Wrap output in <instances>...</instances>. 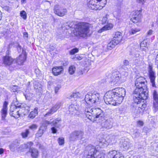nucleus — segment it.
<instances>
[{"label":"nucleus","mask_w":158,"mask_h":158,"mask_svg":"<svg viewBox=\"0 0 158 158\" xmlns=\"http://www.w3.org/2000/svg\"><path fill=\"white\" fill-rule=\"evenodd\" d=\"M76 70V68L74 65L70 66L69 69V72L70 74L72 75L74 74Z\"/></svg>","instance_id":"36"},{"label":"nucleus","mask_w":158,"mask_h":158,"mask_svg":"<svg viewBox=\"0 0 158 158\" xmlns=\"http://www.w3.org/2000/svg\"><path fill=\"white\" fill-rule=\"evenodd\" d=\"M84 158H95L94 155L84 152Z\"/></svg>","instance_id":"39"},{"label":"nucleus","mask_w":158,"mask_h":158,"mask_svg":"<svg viewBox=\"0 0 158 158\" xmlns=\"http://www.w3.org/2000/svg\"><path fill=\"white\" fill-rule=\"evenodd\" d=\"M43 133V130H40L38 131V133H37V135H39L38 136L39 137H41Z\"/></svg>","instance_id":"55"},{"label":"nucleus","mask_w":158,"mask_h":158,"mask_svg":"<svg viewBox=\"0 0 158 158\" xmlns=\"http://www.w3.org/2000/svg\"><path fill=\"white\" fill-rule=\"evenodd\" d=\"M54 12L58 16L62 17L66 15L67 10L65 8L60 7L59 5H56L54 7Z\"/></svg>","instance_id":"10"},{"label":"nucleus","mask_w":158,"mask_h":158,"mask_svg":"<svg viewBox=\"0 0 158 158\" xmlns=\"http://www.w3.org/2000/svg\"><path fill=\"white\" fill-rule=\"evenodd\" d=\"M140 29L139 28H132L129 31L130 34H134L136 32L140 31Z\"/></svg>","instance_id":"38"},{"label":"nucleus","mask_w":158,"mask_h":158,"mask_svg":"<svg viewBox=\"0 0 158 158\" xmlns=\"http://www.w3.org/2000/svg\"><path fill=\"white\" fill-rule=\"evenodd\" d=\"M138 89H135L133 94V106L134 107L136 106L138 107L139 110L140 109L143 111L145 108L146 107V105L145 104L144 100L147 98H144L142 97V94L144 93V92H138Z\"/></svg>","instance_id":"3"},{"label":"nucleus","mask_w":158,"mask_h":158,"mask_svg":"<svg viewBox=\"0 0 158 158\" xmlns=\"http://www.w3.org/2000/svg\"><path fill=\"white\" fill-rule=\"evenodd\" d=\"M21 16L24 19H26L27 18V14L25 11H21L20 13Z\"/></svg>","instance_id":"44"},{"label":"nucleus","mask_w":158,"mask_h":158,"mask_svg":"<svg viewBox=\"0 0 158 158\" xmlns=\"http://www.w3.org/2000/svg\"><path fill=\"white\" fill-rule=\"evenodd\" d=\"M113 27V24L110 23H108L107 25L102 27L100 30H98V32L101 33L104 31L109 30L111 29Z\"/></svg>","instance_id":"26"},{"label":"nucleus","mask_w":158,"mask_h":158,"mask_svg":"<svg viewBox=\"0 0 158 158\" xmlns=\"http://www.w3.org/2000/svg\"><path fill=\"white\" fill-rule=\"evenodd\" d=\"M80 94L79 92H77L75 93H73L71 95V97H73L74 98H77L80 97Z\"/></svg>","instance_id":"42"},{"label":"nucleus","mask_w":158,"mask_h":158,"mask_svg":"<svg viewBox=\"0 0 158 158\" xmlns=\"http://www.w3.org/2000/svg\"><path fill=\"white\" fill-rule=\"evenodd\" d=\"M109 15L106 14L105 16L103 17L102 20V23L103 24H105L107 21V18Z\"/></svg>","instance_id":"47"},{"label":"nucleus","mask_w":158,"mask_h":158,"mask_svg":"<svg viewBox=\"0 0 158 158\" xmlns=\"http://www.w3.org/2000/svg\"><path fill=\"white\" fill-rule=\"evenodd\" d=\"M79 51L78 49L77 48H74L69 52V53L71 55H73L75 53Z\"/></svg>","instance_id":"45"},{"label":"nucleus","mask_w":158,"mask_h":158,"mask_svg":"<svg viewBox=\"0 0 158 158\" xmlns=\"http://www.w3.org/2000/svg\"><path fill=\"white\" fill-rule=\"evenodd\" d=\"M121 78V74L118 73H113L111 77V81L116 83Z\"/></svg>","instance_id":"20"},{"label":"nucleus","mask_w":158,"mask_h":158,"mask_svg":"<svg viewBox=\"0 0 158 158\" xmlns=\"http://www.w3.org/2000/svg\"><path fill=\"white\" fill-rule=\"evenodd\" d=\"M153 107L155 111L158 110V94L155 90H154L153 93Z\"/></svg>","instance_id":"15"},{"label":"nucleus","mask_w":158,"mask_h":158,"mask_svg":"<svg viewBox=\"0 0 158 158\" xmlns=\"http://www.w3.org/2000/svg\"><path fill=\"white\" fill-rule=\"evenodd\" d=\"M61 86L60 85H58L55 88V92L56 94H57L59 90L61 88Z\"/></svg>","instance_id":"50"},{"label":"nucleus","mask_w":158,"mask_h":158,"mask_svg":"<svg viewBox=\"0 0 158 158\" xmlns=\"http://www.w3.org/2000/svg\"><path fill=\"white\" fill-rule=\"evenodd\" d=\"M11 91L13 92H15L17 91L18 89L17 86H13L10 88Z\"/></svg>","instance_id":"49"},{"label":"nucleus","mask_w":158,"mask_h":158,"mask_svg":"<svg viewBox=\"0 0 158 158\" xmlns=\"http://www.w3.org/2000/svg\"><path fill=\"white\" fill-rule=\"evenodd\" d=\"M8 103L6 101L4 102L3 108L1 110L2 117L3 119H4L7 114V105Z\"/></svg>","instance_id":"19"},{"label":"nucleus","mask_w":158,"mask_h":158,"mask_svg":"<svg viewBox=\"0 0 158 158\" xmlns=\"http://www.w3.org/2000/svg\"><path fill=\"white\" fill-rule=\"evenodd\" d=\"M155 62L156 63L158 64V54L156 56Z\"/></svg>","instance_id":"63"},{"label":"nucleus","mask_w":158,"mask_h":158,"mask_svg":"<svg viewBox=\"0 0 158 158\" xmlns=\"http://www.w3.org/2000/svg\"><path fill=\"white\" fill-rule=\"evenodd\" d=\"M122 38V34L119 32H116L113 39L116 41V43H119Z\"/></svg>","instance_id":"24"},{"label":"nucleus","mask_w":158,"mask_h":158,"mask_svg":"<svg viewBox=\"0 0 158 158\" xmlns=\"http://www.w3.org/2000/svg\"><path fill=\"white\" fill-rule=\"evenodd\" d=\"M60 106V104L57 103L53 106L50 110L45 114L44 115L45 117H48L51 116L52 114L55 112Z\"/></svg>","instance_id":"14"},{"label":"nucleus","mask_w":158,"mask_h":158,"mask_svg":"<svg viewBox=\"0 0 158 158\" xmlns=\"http://www.w3.org/2000/svg\"><path fill=\"white\" fill-rule=\"evenodd\" d=\"M63 70L62 67H56L52 68V72L54 75L57 76L60 74Z\"/></svg>","instance_id":"25"},{"label":"nucleus","mask_w":158,"mask_h":158,"mask_svg":"<svg viewBox=\"0 0 158 158\" xmlns=\"http://www.w3.org/2000/svg\"><path fill=\"white\" fill-rule=\"evenodd\" d=\"M148 71L149 73V77L150 81L153 87H155V81L156 78L155 72L152 70V65H149L148 67Z\"/></svg>","instance_id":"11"},{"label":"nucleus","mask_w":158,"mask_h":158,"mask_svg":"<svg viewBox=\"0 0 158 158\" xmlns=\"http://www.w3.org/2000/svg\"><path fill=\"white\" fill-rule=\"evenodd\" d=\"M90 26V25L88 23H82L78 24L77 25L74 26L73 27V26L71 27L72 28L76 29H75L76 35L85 37L89 32Z\"/></svg>","instance_id":"5"},{"label":"nucleus","mask_w":158,"mask_h":158,"mask_svg":"<svg viewBox=\"0 0 158 158\" xmlns=\"http://www.w3.org/2000/svg\"><path fill=\"white\" fill-rule=\"evenodd\" d=\"M38 109L37 108H35L34 111H31L30 113L28 116L29 117L31 118H34L36 115L37 114Z\"/></svg>","instance_id":"31"},{"label":"nucleus","mask_w":158,"mask_h":158,"mask_svg":"<svg viewBox=\"0 0 158 158\" xmlns=\"http://www.w3.org/2000/svg\"><path fill=\"white\" fill-rule=\"evenodd\" d=\"M29 152L31 153V156L33 158H36L38 156V151L35 148H30L29 150Z\"/></svg>","instance_id":"27"},{"label":"nucleus","mask_w":158,"mask_h":158,"mask_svg":"<svg viewBox=\"0 0 158 158\" xmlns=\"http://www.w3.org/2000/svg\"><path fill=\"white\" fill-rule=\"evenodd\" d=\"M102 126L107 129L110 128L112 127L111 123L108 120H106L102 123Z\"/></svg>","instance_id":"30"},{"label":"nucleus","mask_w":158,"mask_h":158,"mask_svg":"<svg viewBox=\"0 0 158 158\" xmlns=\"http://www.w3.org/2000/svg\"><path fill=\"white\" fill-rule=\"evenodd\" d=\"M137 125L138 126H142L143 125V123L142 121H138L137 122Z\"/></svg>","instance_id":"53"},{"label":"nucleus","mask_w":158,"mask_h":158,"mask_svg":"<svg viewBox=\"0 0 158 158\" xmlns=\"http://www.w3.org/2000/svg\"><path fill=\"white\" fill-rule=\"evenodd\" d=\"M79 109V105L71 104L69 106V114H75Z\"/></svg>","instance_id":"17"},{"label":"nucleus","mask_w":158,"mask_h":158,"mask_svg":"<svg viewBox=\"0 0 158 158\" xmlns=\"http://www.w3.org/2000/svg\"><path fill=\"white\" fill-rule=\"evenodd\" d=\"M135 82V89H138V92H144L142 94V97L144 98H147L148 92L147 90L146 80L143 77L137 76Z\"/></svg>","instance_id":"4"},{"label":"nucleus","mask_w":158,"mask_h":158,"mask_svg":"<svg viewBox=\"0 0 158 158\" xmlns=\"http://www.w3.org/2000/svg\"><path fill=\"white\" fill-rule=\"evenodd\" d=\"M85 103H82L81 105V107H83L82 110L89 119H92V117L94 118H102L104 116V113L102 110L100 108H92L91 107H88L85 106V108L84 106Z\"/></svg>","instance_id":"2"},{"label":"nucleus","mask_w":158,"mask_h":158,"mask_svg":"<svg viewBox=\"0 0 158 158\" xmlns=\"http://www.w3.org/2000/svg\"><path fill=\"white\" fill-rule=\"evenodd\" d=\"M84 133L81 131H75L72 132L69 137L70 141H75L79 139H82Z\"/></svg>","instance_id":"9"},{"label":"nucleus","mask_w":158,"mask_h":158,"mask_svg":"<svg viewBox=\"0 0 158 158\" xmlns=\"http://www.w3.org/2000/svg\"><path fill=\"white\" fill-rule=\"evenodd\" d=\"M19 111V110L17 106H11L10 109V115L18 118L20 117L19 113H18Z\"/></svg>","instance_id":"13"},{"label":"nucleus","mask_w":158,"mask_h":158,"mask_svg":"<svg viewBox=\"0 0 158 158\" xmlns=\"http://www.w3.org/2000/svg\"><path fill=\"white\" fill-rule=\"evenodd\" d=\"M130 144L129 142L127 139L123 140L121 142V147L123 148L124 150H127L129 149Z\"/></svg>","instance_id":"23"},{"label":"nucleus","mask_w":158,"mask_h":158,"mask_svg":"<svg viewBox=\"0 0 158 158\" xmlns=\"http://www.w3.org/2000/svg\"><path fill=\"white\" fill-rule=\"evenodd\" d=\"M108 156L111 158H124L121 153L115 150H112L110 152Z\"/></svg>","instance_id":"16"},{"label":"nucleus","mask_w":158,"mask_h":158,"mask_svg":"<svg viewBox=\"0 0 158 158\" xmlns=\"http://www.w3.org/2000/svg\"><path fill=\"white\" fill-rule=\"evenodd\" d=\"M29 133L30 132L29 130L27 129L24 131L23 132L21 133V135L23 138H26L27 137Z\"/></svg>","instance_id":"37"},{"label":"nucleus","mask_w":158,"mask_h":158,"mask_svg":"<svg viewBox=\"0 0 158 158\" xmlns=\"http://www.w3.org/2000/svg\"><path fill=\"white\" fill-rule=\"evenodd\" d=\"M51 96L50 95L49 93L47 92L46 95L43 100V102L46 104H49L51 102Z\"/></svg>","instance_id":"28"},{"label":"nucleus","mask_w":158,"mask_h":158,"mask_svg":"<svg viewBox=\"0 0 158 158\" xmlns=\"http://www.w3.org/2000/svg\"><path fill=\"white\" fill-rule=\"evenodd\" d=\"M88 0V6L89 7L95 10L102 9L106 4V2L104 3H101L100 4L97 3V2H96V1L94 0Z\"/></svg>","instance_id":"8"},{"label":"nucleus","mask_w":158,"mask_h":158,"mask_svg":"<svg viewBox=\"0 0 158 158\" xmlns=\"http://www.w3.org/2000/svg\"><path fill=\"white\" fill-rule=\"evenodd\" d=\"M4 9L7 11L10 10V8L8 6H4L3 7Z\"/></svg>","instance_id":"61"},{"label":"nucleus","mask_w":158,"mask_h":158,"mask_svg":"<svg viewBox=\"0 0 158 158\" xmlns=\"http://www.w3.org/2000/svg\"><path fill=\"white\" fill-rule=\"evenodd\" d=\"M17 48L18 51L20 52L21 49V47L19 45L17 47Z\"/></svg>","instance_id":"62"},{"label":"nucleus","mask_w":158,"mask_h":158,"mask_svg":"<svg viewBox=\"0 0 158 158\" xmlns=\"http://www.w3.org/2000/svg\"><path fill=\"white\" fill-rule=\"evenodd\" d=\"M74 58H75V60H80L82 59V58L81 56H80L77 55V56H76Z\"/></svg>","instance_id":"57"},{"label":"nucleus","mask_w":158,"mask_h":158,"mask_svg":"<svg viewBox=\"0 0 158 158\" xmlns=\"http://www.w3.org/2000/svg\"><path fill=\"white\" fill-rule=\"evenodd\" d=\"M3 149L2 148H0V154H2L3 153Z\"/></svg>","instance_id":"64"},{"label":"nucleus","mask_w":158,"mask_h":158,"mask_svg":"<svg viewBox=\"0 0 158 158\" xmlns=\"http://www.w3.org/2000/svg\"><path fill=\"white\" fill-rule=\"evenodd\" d=\"M123 63L125 65H128L129 64V62L128 60H125L123 61Z\"/></svg>","instance_id":"54"},{"label":"nucleus","mask_w":158,"mask_h":158,"mask_svg":"<svg viewBox=\"0 0 158 158\" xmlns=\"http://www.w3.org/2000/svg\"><path fill=\"white\" fill-rule=\"evenodd\" d=\"M125 93V90L123 88H118L109 91L105 94L104 101L107 104L117 106L122 102Z\"/></svg>","instance_id":"1"},{"label":"nucleus","mask_w":158,"mask_h":158,"mask_svg":"<svg viewBox=\"0 0 158 158\" xmlns=\"http://www.w3.org/2000/svg\"><path fill=\"white\" fill-rule=\"evenodd\" d=\"M43 124L45 126H47V125L51 124V122L45 120L44 121Z\"/></svg>","instance_id":"56"},{"label":"nucleus","mask_w":158,"mask_h":158,"mask_svg":"<svg viewBox=\"0 0 158 158\" xmlns=\"http://www.w3.org/2000/svg\"><path fill=\"white\" fill-rule=\"evenodd\" d=\"M139 133L138 132L136 131L133 134V136H134L136 138L137 136L139 135Z\"/></svg>","instance_id":"60"},{"label":"nucleus","mask_w":158,"mask_h":158,"mask_svg":"<svg viewBox=\"0 0 158 158\" xmlns=\"http://www.w3.org/2000/svg\"><path fill=\"white\" fill-rule=\"evenodd\" d=\"M14 105L12 106H22L23 105L21 104H19L18 103V101H17V99L16 98H15V100L14 101Z\"/></svg>","instance_id":"51"},{"label":"nucleus","mask_w":158,"mask_h":158,"mask_svg":"<svg viewBox=\"0 0 158 158\" xmlns=\"http://www.w3.org/2000/svg\"><path fill=\"white\" fill-rule=\"evenodd\" d=\"M147 46V43L145 41H143L140 44V46L141 48L143 50L145 49V48H143V47H145Z\"/></svg>","instance_id":"43"},{"label":"nucleus","mask_w":158,"mask_h":158,"mask_svg":"<svg viewBox=\"0 0 158 158\" xmlns=\"http://www.w3.org/2000/svg\"><path fill=\"white\" fill-rule=\"evenodd\" d=\"M58 143L60 145H63L64 143V139L63 137H60L58 139Z\"/></svg>","instance_id":"40"},{"label":"nucleus","mask_w":158,"mask_h":158,"mask_svg":"<svg viewBox=\"0 0 158 158\" xmlns=\"http://www.w3.org/2000/svg\"><path fill=\"white\" fill-rule=\"evenodd\" d=\"M60 119L59 118H56L52 121H51V124L52 126H55L59 121H60Z\"/></svg>","instance_id":"41"},{"label":"nucleus","mask_w":158,"mask_h":158,"mask_svg":"<svg viewBox=\"0 0 158 158\" xmlns=\"http://www.w3.org/2000/svg\"><path fill=\"white\" fill-rule=\"evenodd\" d=\"M26 55L25 54L20 55L17 58V62L19 64H23L26 59Z\"/></svg>","instance_id":"21"},{"label":"nucleus","mask_w":158,"mask_h":158,"mask_svg":"<svg viewBox=\"0 0 158 158\" xmlns=\"http://www.w3.org/2000/svg\"><path fill=\"white\" fill-rule=\"evenodd\" d=\"M153 31L152 30H149L147 32V36L151 35L153 34Z\"/></svg>","instance_id":"52"},{"label":"nucleus","mask_w":158,"mask_h":158,"mask_svg":"<svg viewBox=\"0 0 158 158\" xmlns=\"http://www.w3.org/2000/svg\"><path fill=\"white\" fill-rule=\"evenodd\" d=\"M99 97L98 93H89L85 95V101L86 103L91 106L97 105L99 103Z\"/></svg>","instance_id":"6"},{"label":"nucleus","mask_w":158,"mask_h":158,"mask_svg":"<svg viewBox=\"0 0 158 158\" xmlns=\"http://www.w3.org/2000/svg\"><path fill=\"white\" fill-rule=\"evenodd\" d=\"M96 151H98L96 149L95 146L92 145H89L86 146L84 152L95 155Z\"/></svg>","instance_id":"18"},{"label":"nucleus","mask_w":158,"mask_h":158,"mask_svg":"<svg viewBox=\"0 0 158 158\" xmlns=\"http://www.w3.org/2000/svg\"><path fill=\"white\" fill-rule=\"evenodd\" d=\"M33 144V143L31 142H27V143H24L21 145L22 148L23 149H26L28 147H31Z\"/></svg>","instance_id":"35"},{"label":"nucleus","mask_w":158,"mask_h":158,"mask_svg":"<svg viewBox=\"0 0 158 158\" xmlns=\"http://www.w3.org/2000/svg\"><path fill=\"white\" fill-rule=\"evenodd\" d=\"M116 41L114 40L113 39L107 45V48L109 50H111L112 48H114L115 46L118 43H116Z\"/></svg>","instance_id":"29"},{"label":"nucleus","mask_w":158,"mask_h":158,"mask_svg":"<svg viewBox=\"0 0 158 158\" xmlns=\"http://www.w3.org/2000/svg\"><path fill=\"white\" fill-rule=\"evenodd\" d=\"M141 17V15H138L136 17L134 16L133 17H131V20L134 23H137L140 21Z\"/></svg>","instance_id":"33"},{"label":"nucleus","mask_w":158,"mask_h":158,"mask_svg":"<svg viewBox=\"0 0 158 158\" xmlns=\"http://www.w3.org/2000/svg\"><path fill=\"white\" fill-rule=\"evenodd\" d=\"M17 107L18 108V110H19L18 111V113H19L20 117L21 115L24 114L25 112V107H23V105L17 106Z\"/></svg>","instance_id":"32"},{"label":"nucleus","mask_w":158,"mask_h":158,"mask_svg":"<svg viewBox=\"0 0 158 158\" xmlns=\"http://www.w3.org/2000/svg\"><path fill=\"white\" fill-rule=\"evenodd\" d=\"M34 87L36 90V92L38 94H40L42 93V86L41 84L37 82L34 83Z\"/></svg>","instance_id":"22"},{"label":"nucleus","mask_w":158,"mask_h":158,"mask_svg":"<svg viewBox=\"0 0 158 158\" xmlns=\"http://www.w3.org/2000/svg\"><path fill=\"white\" fill-rule=\"evenodd\" d=\"M141 15L140 14V12L139 11H133L132 12V17H137L138 15Z\"/></svg>","instance_id":"46"},{"label":"nucleus","mask_w":158,"mask_h":158,"mask_svg":"<svg viewBox=\"0 0 158 158\" xmlns=\"http://www.w3.org/2000/svg\"><path fill=\"white\" fill-rule=\"evenodd\" d=\"M95 158H104L105 154L98 151H96Z\"/></svg>","instance_id":"34"},{"label":"nucleus","mask_w":158,"mask_h":158,"mask_svg":"<svg viewBox=\"0 0 158 158\" xmlns=\"http://www.w3.org/2000/svg\"><path fill=\"white\" fill-rule=\"evenodd\" d=\"M38 126L36 124H32L29 127V128L31 130H35L37 128Z\"/></svg>","instance_id":"48"},{"label":"nucleus","mask_w":158,"mask_h":158,"mask_svg":"<svg viewBox=\"0 0 158 158\" xmlns=\"http://www.w3.org/2000/svg\"><path fill=\"white\" fill-rule=\"evenodd\" d=\"M51 130H52V133H55L57 132L56 129L54 127H52L51 128Z\"/></svg>","instance_id":"58"},{"label":"nucleus","mask_w":158,"mask_h":158,"mask_svg":"<svg viewBox=\"0 0 158 158\" xmlns=\"http://www.w3.org/2000/svg\"><path fill=\"white\" fill-rule=\"evenodd\" d=\"M9 51L7 50L6 52V55L4 56L3 57V64L6 66H10L13 63L14 59H13L10 56L8 55Z\"/></svg>","instance_id":"12"},{"label":"nucleus","mask_w":158,"mask_h":158,"mask_svg":"<svg viewBox=\"0 0 158 158\" xmlns=\"http://www.w3.org/2000/svg\"><path fill=\"white\" fill-rule=\"evenodd\" d=\"M137 2L139 3L143 4L146 2V0H136Z\"/></svg>","instance_id":"59"},{"label":"nucleus","mask_w":158,"mask_h":158,"mask_svg":"<svg viewBox=\"0 0 158 158\" xmlns=\"http://www.w3.org/2000/svg\"><path fill=\"white\" fill-rule=\"evenodd\" d=\"M99 146L101 147H102L106 146L108 145L113 144L116 143V140L115 137L114 136H112L110 137L107 139L104 138H102L99 139Z\"/></svg>","instance_id":"7"}]
</instances>
